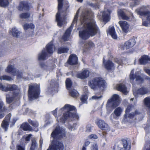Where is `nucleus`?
<instances>
[{
	"mask_svg": "<svg viewBox=\"0 0 150 150\" xmlns=\"http://www.w3.org/2000/svg\"><path fill=\"white\" fill-rule=\"evenodd\" d=\"M93 13L90 10L84 9L80 16V20L84 29L79 32V37L82 40H86L90 37H93L97 34H100L99 28L93 19Z\"/></svg>",
	"mask_w": 150,
	"mask_h": 150,
	"instance_id": "obj_1",
	"label": "nucleus"
},
{
	"mask_svg": "<svg viewBox=\"0 0 150 150\" xmlns=\"http://www.w3.org/2000/svg\"><path fill=\"white\" fill-rule=\"evenodd\" d=\"M65 129L59 126L57 127L51 135V142L47 150H63V144L59 140L65 136Z\"/></svg>",
	"mask_w": 150,
	"mask_h": 150,
	"instance_id": "obj_2",
	"label": "nucleus"
},
{
	"mask_svg": "<svg viewBox=\"0 0 150 150\" xmlns=\"http://www.w3.org/2000/svg\"><path fill=\"white\" fill-rule=\"evenodd\" d=\"M76 109L75 107L69 104H66L58 112V115H60L63 113V116L60 118L59 120L58 121L61 123H64L66 120L70 117H73L75 120H78L79 118V115L76 113H74L72 111Z\"/></svg>",
	"mask_w": 150,
	"mask_h": 150,
	"instance_id": "obj_3",
	"label": "nucleus"
},
{
	"mask_svg": "<svg viewBox=\"0 0 150 150\" xmlns=\"http://www.w3.org/2000/svg\"><path fill=\"white\" fill-rule=\"evenodd\" d=\"M88 85L91 88L96 90L98 88H104L106 87L107 83L102 78L96 77L90 80L88 82Z\"/></svg>",
	"mask_w": 150,
	"mask_h": 150,
	"instance_id": "obj_4",
	"label": "nucleus"
},
{
	"mask_svg": "<svg viewBox=\"0 0 150 150\" xmlns=\"http://www.w3.org/2000/svg\"><path fill=\"white\" fill-rule=\"evenodd\" d=\"M28 93L29 99L30 101L38 98L40 93V84L35 83L30 85L29 86Z\"/></svg>",
	"mask_w": 150,
	"mask_h": 150,
	"instance_id": "obj_5",
	"label": "nucleus"
},
{
	"mask_svg": "<svg viewBox=\"0 0 150 150\" xmlns=\"http://www.w3.org/2000/svg\"><path fill=\"white\" fill-rule=\"evenodd\" d=\"M55 50V47L52 41L48 44L46 46V50L47 53L45 49L42 50V52L39 54L38 59L39 60H44L46 59L49 56V54L53 53Z\"/></svg>",
	"mask_w": 150,
	"mask_h": 150,
	"instance_id": "obj_6",
	"label": "nucleus"
},
{
	"mask_svg": "<svg viewBox=\"0 0 150 150\" xmlns=\"http://www.w3.org/2000/svg\"><path fill=\"white\" fill-rule=\"evenodd\" d=\"M63 0H58V11L56 15V21L57 23V25L59 27L64 26L66 23V18L64 16H62L60 11L63 6Z\"/></svg>",
	"mask_w": 150,
	"mask_h": 150,
	"instance_id": "obj_7",
	"label": "nucleus"
},
{
	"mask_svg": "<svg viewBox=\"0 0 150 150\" xmlns=\"http://www.w3.org/2000/svg\"><path fill=\"white\" fill-rule=\"evenodd\" d=\"M105 4V9L103 12H101L100 14L98 13V16L102 14L101 18L103 19L104 22H108L110 19V15L111 12V10L108 8H110V6L112 4V3L110 1H108L105 2H104ZM111 7V6H110Z\"/></svg>",
	"mask_w": 150,
	"mask_h": 150,
	"instance_id": "obj_8",
	"label": "nucleus"
},
{
	"mask_svg": "<svg viewBox=\"0 0 150 150\" xmlns=\"http://www.w3.org/2000/svg\"><path fill=\"white\" fill-rule=\"evenodd\" d=\"M5 71L8 73H11L14 76H16L18 79H28L29 77L28 76H24L23 74L21 71H19L14 67L13 65H8L7 68L5 69Z\"/></svg>",
	"mask_w": 150,
	"mask_h": 150,
	"instance_id": "obj_9",
	"label": "nucleus"
},
{
	"mask_svg": "<svg viewBox=\"0 0 150 150\" xmlns=\"http://www.w3.org/2000/svg\"><path fill=\"white\" fill-rule=\"evenodd\" d=\"M0 89L5 92L14 91L13 93H15L16 94L18 93V95L19 96L21 94L20 88L15 84H7L6 86H4L0 83Z\"/></svg>",
	"mask_w": 150,
	"mask_h": 150,
	"instance_id": "obj_10",
	"label": "nucleus"
},
{
	"mask_svg": "<svg viewBox=\"0 0 150 150\" xmlns=\"http://www.w3.org/2000/svg\"><path fill=\"white\" fill-rule=\"evenodd\" d=\"M80 9L79 8L77 11L76 14L74 17L73 21L72 22L71 26L66 30L64 34L62 37V39L64 41L68 40L69 38L71 33L74 24L77 22L78 18V15Z\"/></svg>",
	"mask_w": 150,
	"mask_h": 150,
	"instance_id": "obj_11",
	"label": "nucleus"
},
{
	"mask_svg": "<svg viewBox=\"0 0 150 150\" xmlns=\"http://www.w3.org/2000/svg\"><path fill=\"white\" fill-rule=\"evenodd\" d=\"M140 114L137 110H136L134 112L125 114L124 118L122 120V122L126 123L127 122L132 123L135 122L136 116Z\"/></svg>",
	"mask_w": 150,
	"mask_h": 150,
	"instance_id": "obj_12",
	"label": "nucleus"
},
{
	"mask_svg": "<svg viewBox=\"0 0 150 150\" xmlns=\"http://www.w3.org/2000/svg\"><path fill=\"white\" fill-rule=\"evenodd\" d=\"M120 98L119 95L115 94L109 99L107 102L106 107L114 108L118 106L120 103Z\"/></svg>",
	"mask_w": 150,
	"mask_h": 150,
	"instance_id": "obj_13",
	"label": "nucleus"
},
{
	"mask_svg": "<svg viewBox=\"0 0 150 150\" xmlns=\"http://www.w3.org/2000/svg\"><path fill=\"white\" fill-rule=\"evenodd\" d=\"M149 8H150L149 6H143L140 9H136V12L138 15L141 16H145L146 20L150 23V11L149 10Z\"/></svg>",
	"mask_w": 150,
	"mask_h": 150,
	"instance_id": "obj_14",
	"label": "nucleus"
},
{
	"mask_svg": "<svg viewBox=\"0 0 150 150\" xmlns=\"http://www.w3.org/2000/svg\"><path fill=\"white\" fill-rule=\"evenodd\" d=\"M134 69H132L129 75V79L130 82L133 84L134 83V79L135 81L138 84H140L144 82V79L139 75H137L136 73H134Z\"/></svg>",
	"mask_w": 150,
	"mask_h": 150,
	"instance_id": "obj_15",
	"label": "nucleus"
},
{
	"mask_svg": "<svg viewBox=\"0 0 150 150\" xmlns=\"http://www.w3.org/2000/svg\"><path fill=\"white\" fill-rule=\"evenodd\" d=\"M136 43L135 40L134 39H130L126 41L124 43L120 44L119 48L122 50H127L133 47Z\"/></svg>",
	"mask_w": 150,
	"mask_h": 150,
	"instance_id": "obj_16",
	"label": "nucleus"
},
{
	"mask_svg": "<svg viewBox=\"0 0 150 150\" xmlns=\"http://www.w3.org/2000/svg\"><path fill=\"white\" fill-rule=\"evenodd\" d=\"M20 96L18 95V93L9 92L6 94V102L8 103H10L19 97Z\"/></svg>",
	"mask_w": 150,
	"mask_h": 150,
	"instance_id": "obj_17",
	"label": "nucleus"
},
{
	"mask_svg": "<svg viewBox=\"0 0 150 150\" xmlns=\"http://www.w3.org/2000/svg\"><path fill=\"white\" fill-rule=\"evenodd\" d=\"M58 80L56 79H53L51 80L50 83V86L48 88L49 92L52 93L54 91H57L58 87Z\"/></svg>",
	"mask_w": 150,
	"mask_h": 150,
	"instance_id": "obj_18",
	"label": "nucleus"
},
{
	"mask_svg": "<svg viewBox=\"0 0 150 150\" xmlns=\"http://www.w3.org/2000/svg\"><path fill=\"white\" fill-rule=\"evenodd\" d=\"M149 91L147 87H142L138 89L136 92H133V94L135 97H137L139 95H144L148 93Z\"/></svg>",
	"mask_w": 150,
	"mask_h": 150,
	"instance_id": "obj_19",
	"label": "nucleus"
},
{
	"mask_svg": "<svg viewBox=\"0 0 150 150\" xmlns=\"http://www.w3.org/2000/svg\"><path fill=\"white\" fill-rule=\"evenodd\" d=\"M97 125L98 127L102 130L108 131L110 130L109 126L103 120H98L97 122Z\"/></svg>",
	"mask_w": 150,
	"mask_h": 150,
	"instance_id": "obj_20",
	"label": "nucleus"
},
{
	"mask_svg": "<svg viewBox=\"0 0 150 150\" xmlns=\"http://www.w3.org/2000/svg\"><path fill=\"white\" fill-rule=\"evenodd\" d=\"M11 117V114H9L5 117L1 124L2 128L5 129V131L8 129Z\"/></svg>",
	"mask_w": 150,
	"mask_h": 150,
	"instance_id": "obj_21",
	"label": "nucleus"
},
{
	"mask_svg": "<svg viewBox=\"0 0 150 150\" xmlns=\"http://www.w3.org/2000/svg\"><path fill=\"white\" fill-rule=\"evenodd\" d=\"M31 4L25 1L21 2L18 7L20 11L28 10L30 8H31Z\"/></svg>",
	"mask_w": 150,
	"mask_h": 150,
	"instance_id": "obj_22",
	"label": "nucleus"
},
{
	"mask_svg": "<svg viewBox=\"0 0 150 150\" xmlns=\"http://www.w3.org/2000/svg\"><path fill=\"white\" fill-rule=\"evenodd\" d=\"M117 14L119 17L123 20L129 21L130 18H132L133 17L132 14H131L130 17H129L125 14L122 10L121 9L118 10Z\"/></svg>",
	"mask_w": 150,
	"mask_h": 150,
	"instance_id": "obj_23",
	"label": "nucleus"
},
{
	"mask_svg": "<svg viewBox=\"0 0 150 150\" xmlns=\"http://www.w3.org/2000/svg\"><path fill=\"white\" fill-rule=\"evenodd\" d=\"M119 24L123 32L127 33L129 31V25L126 21H121L119 22Z\"/></svg>",
	"mask_w": 150,
	"mask_h": 150,
	"instance_id": "obj_24",
	"label": "nucleus"
},
{
	"mask_svg": "<svg viewBox=\"0 0 150 150\" xmlns=\"http://www.w3.org/2000/svg\"><path fill=\"white\" fill-rule=\"evenodd\" d=\"M123 111V109L120 107H118L116 108L114 111V114H112L110 115L111 116L113 115V118L116 120L118 119L119 117L121 115Z\"/></svg>",
	"mask_w": 150,
	"mask_h": 150,
	"instance_id": "obj_25",
	"label": "nucleus"
},
{
	"mask_svg": "<svg viewBox=\"0 0 150 150\" xmlns=\"http://www.w3.org/2000/svg\"><path fill=\"white\" fill-rule=\"evenodd\" d=\"M89 74V71L84 69L82 70V71L81 72L77 74L76 76L78 78L84 79L88 77Z\"/></svg>",
	"mask_w": 150,
	"mask_h": 150,
	"instance_id": "obj_26",
	"label": "nucleus"
},
{
	"mask_svg": "<svg viewBox=\"0 0 150 150\" xmlns=\"http://www.w3.org/2000/svg\"><path fill=\"white\" fill-rule=\"evenodd\" d=\"M78 58L77 56L75 54H71L67 61L69 64L71 65L76 64L77 63Z\"/></svg>",
	"mask_w": 150,
	"mask_h": 150,
	"instance_id": "obj_27",
	"label": "nucleus"
},
{
	"mask_svg": "<svg viewBox=\"0 0 150 150\" xmlns=\"http://www.w3.org/2000/svg\"><path fill=\"white\" fill-rule=\"evenodd\" d=\"M103 62L105 68L108 70H110L114 68V63L110 60H108L106 62H105L104 58H103Z\"/></svg>",
	"mask_w": 150,
	"mask_h": 150,
	"instance_id": "obj_28",
	"label": "nucleus"
},
{
	"mask_svg": "<svg viewBox=\"0 0 150 150\" xmlns=\"http://www.w3.org/2000/svg\"><path fill=\"white\" fill-rule=\"evenodd\" d=\"M139 62L140 64H145L150 62V58L148 56L144 55L139 59Z\"/></svg>",
	"mask_w": 150,
	"mask_h": 150,
	"instance_id": "obj_29",
	"label": "nucleus"
},
{
	"mask_svg": "<svg viewBox=\"0 0 150 150\" xmlns=\"http://www.w3.org/2000/svg\"><path fill=\"white\" fill-rule=\"evenodd\" d=\"M7 110L5 108L4 103L2 101H0V119L3 117L5 115L4 112Z\"/></svg>",
	"mask_w": 150,
	"mask_h": 150,
	"instance_id": "obj_30",
	"label": "nucleus"
},
{
	"mask_svg": "<svg viewBox=\"0 0 150 150\" xmlns=\"http://www.w3.org/2000/svg\"><path fill=\"white\" fill-rule=\"evenodd\" d=\"M108 33L113 38L115 39H117V36L115 32L114 27L113 26H110L109 27Z\"/></svg>",
	"mask_w": 150,
	"mask_h": 150,
	"instance_id": "obj_31",
	"label": "nucleus"
},
{
	"mask_svg": "<svg viewBox=\"0 0 150 150\" xmlns=\"http://www.w3.org/2000/svg\"><path fill=\"white\" fill-rule=\"evenodd\" d=\"M122 144L125 150H130L131 148V142L128 140L123 139Z\"/></svg>",
	"mask_w": 150,
	"mask_h": 150,
	"instance_id": "obj_32",
	"label": "nucleus"
},
{
	"mask_svg": "<svg viewBox=\"0 0 150 150\" xmlns=\"http://www.w3.org/2000/svg\"><path fill=\"white\" fill-rule=\"evenodd\" d=\"M117 88L118 91L122 92L125 94L127 93V88L124 84H120L118 85L117 86Z\"/></svg>",
	"mask_w": 150,
	"mask_h": 150,
	"instance_id": "obj_33",
	"label": "nucleus"
},
{
	"mask_svg": "<svg viewBox=\"0 0 150 150\" xmlns=\"http://www.w3.org/2000/svg\"><path fill=\"white\" fill-rule=\"evenodd\" d=\"M11 33L15 37H19L20 35L21 32L18 31L16 28H14L12 29Z\"/></svg>",
	"mask_w": 150,
	"mask_h": 150,
	"instance_id": "obj_34",
	"label": "nucleus"
},
{
	"mask_svg": "<svg viewBox=\"0 0 150 150\" xmlns=\"http://www.w3.org/2000/svg\"><path fill=\"white\" fill-rule=\"evenodd\" d=\"M21 128L24 131L30 130L31 128V127L28 123H23L21 126Z\"/></svg>",
	"mask_w": 150,
	"mask_h": 150,
	"instance_id": "obj_35",
	"label": "nucleus"
},
{
	"mask_svg": "<svg viewBox=\"0 0 150 150\" xmlns=\"http://www.w3.org/2000/svg\"><path fill=\"white\" fill-rule=\"evenodd\" d=\"M32 144L30 150H35L37 147L38 145L35 138H33L31 140Z\"/></svg>",
	"mask_w": 150,
	"mask_h": 150,
	"instance_id": "obj_36",
	"label": "nucleus"
},
{
	"mask_svg": "<svg viewBox=\"0 0 150 150\" xmlns=\"http://www.w3.org/2000/svg\"><path fill=\"white\" fill-rule=\"evenodd\" d=\"M69 92L71 96L73 97H77L79 96V93L76 90H70Z\"/></svg>",
	"mask_w": 150,
	"mask_h": 150,
	"instance_id": "obj_37",
	"label": "nucleus"
},
{
	"mask_svg": "<svg viewBox=\"0 0 150 150\" xmlns=\"http://www.w3.org/2000/svg\"><path fill=\"white\" fill-rule=\"evenodd\" d=\"M69 50L68 47H61L58 49V53L59 54L67 53Z\"/></svg>",
	"mask_w": 150,
	"mask_h": 150,
	"instance_id": "obj_38",
	"label": "nucleus"
},
{
	"mask_svg": "<svg viewBox=\"0 0 150 150\" xmlns=\"http://www.w3.org/2000/svg\"><path fill=\"white\" fill-rule=\"evenodd\" d=\"M95 46V45L91 41H88L85 46V48L87 49H90L93 48Z\"/></svg>",
	"mask_w": 150,
	"mask_h": 150,
	"instance_id": "obj_39",
	"label": "nucleus"
},
{
	"mask_svg": "<svg viewBox=\"0 0 150 150\" xmlns=\"http://www.w3.org/2000/svg\"><path fill=\"white\" fill-rule=\"evenodd\" d=\"M40 67L43 69L47 71L50 70L52 68L50 66L47 65L46 64L43 63H40Z\"/></svg>",
	"mask_w": 150,
	"mask_h": 150,
	"instance_id": "obj_40",
	"label": "nucleus"
},
{
	"mask_svg": "<svg viewBox=\"0 0 150 150\" xmlns=\"http://www.w3.org/2000/svg\"><path fill=\"white\" fill-rule=\"evenodd\" d=\"M115 62L120 65L125 64L127 61L125 58H124L122 60L119 59L118 58H115Z\"/></svg>",
	"mask_w": 150,
	"mask_h": 150,
	"instance_id": "obj_41",
	"label": "nucleus"
},
{
	"mask_svg": "<svg viewBox=\"0 0 150 150\" xmlns=\"http://www.w3.org/2000/svg\"><path fill=\"white\" fill-rule=\"evenodd\" d=\"M65 83L67 88L69 90L72 85V82L71 79L69 78H67L66 81Z\"/></svg>",
	"mask_w": 150,
	"mask_h": 150,
	"instance_id": "obj_42",
	"label": "nucleus"
},
{
	"mask_svg": "<svg viewBox=\"0 0 150 150\" xmlns=\"http://www.w3.org/2000/svg\"><path fill=\"white\" fill-rule=\"evenodd\" d=\"M28 121L29 123L33 127H38L39 124L37 121H33L30 119H28Z\"/></svg>",
	"mask_w": 150,
	"mask_h": 150,
	"instance_id": "obj_43",
	"label": "nucleus"
},
{
	"mask_svg": "<svg viewBox=\"0 0 150 150\" xmlns=\"http://www.w3.org/2000/svg\"><path fill=\"white\" fill-rule=\"evenodd\" d=\"M25 30H26L29 28L34 29L35 28V26L33 24L31 23L30 24H25L23 25Z\"/></svg>",
	"mask_w": 150,
	"mask_h": 150,
	"instance_id": "obj_44",
	"label": "nucleus"
},
{
	"mask_svg": "<svg viewBox=\"0 0 150 150\" xmlns=\"http://www.w3.org/2000/svg\"><path fill=\"white\" fill-rule=\"evenodd\" d=\"M130 5L131 6H134L139 4V0H129Z\"/></svg>",
	"mask_w": 150,
	"mask_h": 150,
	"instance_id": "obj_45",
	"label": "nucleus"
},
{
	"mask_svg": "<svg viewBox=\"0 0 150 150\" xmlns=\"http://www.w3.org/2000/svg\"><path fill=\"white\" fill-rule=\"evenodd\" d=\"M88 98V97L87 95H83L82 96L80 100L82 103L87 104L88 103L87 101Z\"/></svg>",
	"mask_w": 150,
	"mask_h": 150,
	"instance_id": "obj_46",
	"label": "nucleus"
},
{
	"mask_svg": "<svg viewBox=\"0 0 150 150\" xmlns=\"http://www.w3.org/2000/svg\"><path fill=\"white\" fill-rule=\"evenodd\" d=\"M9 4L8 0H0V6L4 7L7 6Z\"/></svg>",
	"mask_w": 150,
	"mask_h": 150,
	"instance_id": "obj_47",
	"label": "nucleus"
},
{
	"mask_svg": "<svg viewBox=\"0 0 150 150\" xmlns=\"http://www.w3.org/2000/svg\"><path fill=\"white\" fill-rule=\"evenodd\" d=\"M1 80H6L7 81H10L12 80L11 77L7 75H4L1 76L0 78Z\"/></svg>",
	"mask_w": 150,
	"mask_h": 150,
	"instance_id": "obj_48",
	"label": "nucleus"
},
{
	"mask_svg": "<svg viewBox=\"0 0 150 150\" xmlns=\"http://www.w3.org/2000/svg\"><path fill=\"white\" fill-rule=\"evenodd\" d=\"M57 108H56L55 110H54L52 112V114H53V115L55 117H56V119H57V120L58 122H60V123H62L61 122L59 121H58V119L59 120V119L60 118V117H62L63 116V115L61 117H59V116L58 117L57 116Z\"/></svg>",
	"mask_w": 150,
	"mask_h": 150,
	"instance_id": "obj_49",
	"label": "nucleus"
},
{
	"mask_svg": "<svg viewBox=\"0 0 150 150\" xmlns=\"http://www.w3.org/2000/svg\"><path fill=\"white\" fill-rule=\"evenodd\" d=\"M30 14L28 13H23L20 15V17L22 18H27L30 16Z\"/></svg>",
	"mask_w": 150,
	"mask_h": 150,
	"instance_id": "obj_50",
	"label": "nucleus"
},
{
	"mask_svg": "<svg viewBox=\"0 0 150 150\" xmlns=\"http://www.w3.org/2000/svg\"><path fill=\"white\" fill-rule=\"evenodd\" d=\"M133 108V106L132 105H129L126 109L125 114H127L129 113L130 111H132Z\"/></svg>",
	"mask_w": 150,
	"mask_h": 150,
	"instance_id": "obj_51",
	"label": "nucleus"
},
{
	"mask_svg": "<svg viewBox=\"0 0 150 150\" xmlns=\"http://www.w3.org/2000/svg\"><path fill=\"white\" fill-rule=\"evenodd\" d=\"M16 149L17 150H25V147L22 144H18L16 146Z\"/></svg>",
	"mask_w": 150,
	"mask_h": 150,
	"instance_id": "obj_52",
	"label": "nucleus"
},
{
	"mask_svg": "<svg viewBox=\"0 0 150 150\" xmlns=\"http://www.w3.org/2000/svg\"><path fill=\"white\" fill-rule=\"evenodd\" d=\"M91 149V150H98V148L97 144L93 143L92 145Z\"/></svg>",
	"mask_w": 150,
	"mask_h": 150,
	"instance_id": "obj_53",
	"label": "nucleus"
},
{
	"mask_svg": "<svg viewBox=\"0 0 150 150\" xmlns=\"http://www.w3.org/2000/svg\"><path fill=\"white\" fill-rule=\"evenodd\" d=\"M32 136V135L31 134H29L27 135L24 136L23 137V138L25 139V140L26 141H30V138Z\"/></svg>",
	"mask_w": 150,
	"mask_h": 150,
	"instance_id": "obj_54",
	"label": "nucleus"
},
{
	"mask_svg": "<svg viewBox=\"0 0 150 150\" xmlns=\"http://www.w3.org/2000/svg\"><path fill=\"white\" fill-rule=\"evenodd\" d=\"M150 23L146 20V21H144L143 20H142V25L145 26H148L149 24Z\"/></svg>",
	"mask_w": 150,
	"mask_h": 150,
	"instance_id": "obj_55",
	"label": "nucleus"
},
{
	"mask_svg": "<svg viewBox=\"0 0 150 150\" xmlns=\"http://www.w3.org/2000/svg\"><path fill=\"white\" fill-rule=\"evenodd\" d=\"M86 131L87 132H90L91 131V126L90 125H88L86 126Z\"/></svg>",
	"mask_w": 150,
	"mask_h": 150,
	"instance_id": "obj_56",
	"label": "nucleus"
},
{
	"mask_svg": "<svg viewBox=\"0 0 150 150\" xmlns=\"http://www.w3.org/2000/svg\"><path fill=\"white\" fill-rule=\"evenodd\" d=\"M102 97V96L100 95V96H97L96 95H95L92 96L91 97L92 99L93 100H98L100 98H101Z\"/></svg>",
	"mask_w": 150,
	"mask_h": 150,
	"instance_id": "obj_57",
	"label": "nucleus"
},
{
	"mask_svg": "<svg viewBox=\"0 0 150 150\" xmlns=\"http://www.w3.org/2000/svg\"><path fill=\"white\" fill-rule=\"evenodd\" d=\"M89 139H96L98 138V137L97 135L95 134H92L88 136Z\"/></svg>",
	"mask_w": 150,
	"mask_h": 150,
	"instance_id": "obj_58",
	"label": "nucleus"
},
{
	"mask_svg": "<svg viewBox=\"0 0 150 150\" xmlns=\"http://www.w3.org/2000/svg\"><path fill=\"white\" fill-rule=\"evenodd\" d=\"M144 71L150 76V69L144 67Z\"/></svg>",
	"mask_w": 150,
	"mask_h": 150,
	"instance_id": "obj_59",
	"label": "nucleus"
},
{
	"mask_svg": "<svg viewBox=\"0 0 150 150\" xmlns=\"http://www.w3.org/2000/svg\"><path fill=\"white\" fill-rule=\"evenodd\" d=\"M91 7L93 8L94 9H96L97 8H98L99 5L98 4L95 3V4H92Z\"/></svg>",
	"mask_w": 150,
	"mask_h": 150,
	"instance_id": "obj_60",
	"label": "nucleus"
},
{
	"mask_svg": "<svg viewBox=\"0 0 150 150\" xmlns=\"http://www.w3.org/2000/svg\"><path fill=\"white\" fill-rule=\"evenodd\" d=\"M43 142V140L42 138H41L40 140V148H41L42 146Z\"/></svg>",
	"mask_w": 150,
	"mask_h": 150,
	"instance_id": "obj_61",
	"label": "nucleus"
},
{
	"mask_svg": "<svg viewBox=\"0 0 150 150\" xmlns=\"http://www.w3.org/2000/svg\"><path fill=\"white\" fill-rule=\"evenodd\" d=\"M145 79L146 80H147L149 81L148 83L149 84V86H150V77H149L148 76H146L145 77Z\"/></svg>",
	"mask_w": 150,
	"mask_h": 150,
	"instance_id": "obj_62",
	"label": "nucleus"
},
{
	"mask_svg": "<svg viewBox=\"0 0 150 150\" xmlns=\"http://www.w3.org/2000/svg\"><path fill=\"white\" fill-rule=\"evenodd\" d=\"M90 142L89 141H86L85 142V146H87L88 145L90 144Z\"/></svg>",
	"mask_w": 150,
	"mask_h": 150,
	"instance_id": "obj_63",
	"label": "nucleus"
},
{
	"mask_svg": "<svg viewBox=\"0 0 150 150\" xmlns=\"http://www.w3.org/2000/svg\"><path fill=\"white\" fill-rule=\"evenodd\" d=\"M93 3L89 1H86V5L90 7L91 6Z\"/></svg>",
	"mask_w": 150,
	"mask_h": 150,
	"instance_id": "obj_64",
	"label": "nucleus"
}]
</instances>
